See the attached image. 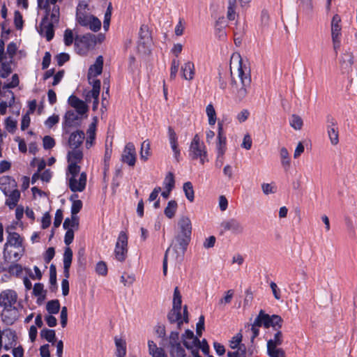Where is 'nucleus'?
<instances>
[{
    "instance_id": "6e6552de",
    "label": "nucleus",
    "mask_w": 357,
    "mask_h": 357,
    "mask_svg": "<svg viewBox=\"0 0 357 357\" xmlns=\"http://www.w3.org/2000/svg\"><path fill=\"white\" fill-rule=\"evenodd\" d=\"M127 245L128 236L125 232L121 231L114 250L115 257L118 261H123L126 259L128 252Z\"/></svg>"
},
{
    "instance_id": "4d7b16f0",
    "label": "nucleus",
    "mask_w": 357,
    "mask_h": 357,
    "mask_svg": "<svg viewBox=\"0 0 357 357\" xmlns=\"http://www.w3.org/2000/svg\"><path fill=\"white\" fill-rule=\"evenodd\" d=\"M87 27H89L91 31L96 32L101 28V22L97 17L93 16L89 22Z\"/></svg>"
},
{
    "instance_id": "f257e3e1",
    "label": "nucleus",
    "mask_w": 357,
    "mask_h": 357,
    "mask_svg": "<svg viewBox=\"0 0 357 357\" xmlns=\"http://www.w3.org/2000/svg\"><path fill=\"white\" fill-rule=\"evenodd\" d=\"M105 39V34L98 33L95 35L93 33H86L83 36L77 35L74 37V34L71 29H67L64 32L63 40L66 45H72L74 40L75 44L78 45L81 43L82 45H97L102 43Z\"/></svg>"
},
{
    "instance_id": "58836bf2",
    "label": "nucleus",
    "mask_w": 357,
    "mask_h": 357,
    "mask_svg": "<svg viewBox=\"0 0 357 357\" xmlns=\"http://www.w3.org/2000/svg\"><path fill=\"white\" fill-rule=\"evenodd\" d=\"M46 310L51 314H57L60 310V303L59 300L55 299L48 301L46 305Z\"/></svg>"
},
{
    "instance_id": "de8ad7c7",
    "label": "nucleus",
    "mask_w": 357,
    "mask_h": 357,
    "mask_svg": "<svg viewBox=\"0 0 357 357\" xmlns=\"http://www.w3.org/2000/svg\"><path fill=\"white\" fill-rule=\"evenodd\" d=\"M1 33L0 36V45H5V43L9 38V36L11 33V30L9 28H7L6 24L5 22L1 23Z\"/></svg>"
},
{
    "instance_id": "ea45409f",
    "label": "nucleus",
    "mask_w": 357,
    "mask_h": 357,
    "mask_svg": "<svg viewBox=\"0 0 357 357\" xmlns=\"http://www.w3.org/2000/svg\"><path fill=\"white\" fill-rule=\"evenodd\" d=\"M40 337L45 339L47 342L54 343L56 339V333L54 330L43 328L40 331Z\"/></svg>"
},
{
    "instance_id": "13d9d810",
    "label": "nucleus",
    "mask_w": 357,
    "mask_h": 357,
    "mask_svg": "<svg viewBox=\"0 0 357 357\" xmlns=\"http://www.w3.org/2000/svg\"><path fill=\"white\" fill-rule=\"evenodd\" d=\"M20 84V79L17 74H14L12 76L11 81L8 83L3 84V89H13L17 87Z\"/></svg>"
},
{
    "instance_id": "a878e982",
    "label": "nucleus",
    "mask_w": 357,
    "mask_h": 357,
    "mask_svg": "<svg viewBox=\"0 0 357 357\" xmlns=\"http://www.w3.org/2000/svg\"><path fill=\"white\" fill-rule=\"evenodd\" d=\"M179 309L172 308L167 314V319L171 324L177 323L178 328L180 329L183 323L181 313Z\"/></svg>"
},
{
    "instance_id": "052dcab7",
    "label": "nucleus",
    "mask_w": 357,
    "mask_h": 357,
    "mask_svg": "<svg viewBox=\"0 0 357 357\" xmlns=\"http://www.w3.org/2000/svg\"><path fill=\"white\" fill-rule=\"evenodd\" d=\"M183 344L185 347L191 351L197 347L199 349L200 347V340L199 338L194 339L193 340H185L183 342Z\"/></svg>"
},
{
    "instance_id": "6e6d98bb",
    "label": "nucleus",
    "mask_w": 357,
    "mask_h": 357,
    "mask_svg": "<svg viewBox=\"0 0 357 357\" xmlns=\"http://www.w3.org/2000/svg\"><path fill=\"white\" fill-rule=\"evenodd\" d=\"M179 66H180V62L178 60L174 59L172 61L171 68H170V75H169V79L171 80L174 79L176 78V74L178 70Z\"/></svg>"
},
{
    "instance_id": "c9c22d12",
    "label": "nucleus",
    "mask_w": 357,
    "mask_h": 357,
    "mask_svg": "<svg viewBox=\"0 0 357 357\" xmlns=\"http://www.w3.org/2000/svg\"><path fill=\"white\" fill-rule=\"evenodd\" d=\"M282 333L280 331H277L275 333L273 339H271L267 342V347H278L282 344Z\"/></svg>"
},
{
    "instance_id": "a211bd4d",
    "label": "nucleus",
    "mask_w": 357,
    "mask_h": 357,
    "mask_svg": "<svg viewBox=\"0 0 357 357\" xmlns=\"http://www.w3.org/2000/svg\"><path fill=\"white\" fill-rule=\"evenodd\" d=\"M221 227L224 231H231L235 234H241L243 231V227L236 219H230L221 223Z\"/></svg>"
},
{
    "instance_id": "aec40b11",
    "label": "nucleus",
    "mask_w": 357,
    "mask_h": 357,
    "mask_svg": "<svg viewBox=\"0 0 357 357\" xmlns=\"http://www.w3.org/2000/svg\"><path fill=\"white\" fill-rule=\"evenodd\" d=\"M84 139V133L81 130H76L70 134L68 139V145L71 149H78Z\"/></svg>"
},
{
    "instance_id": "0e129e2a",
    "label": "nucleus",
    "mask_w": 357,
    "mask_h": 357,
    "mask_svg": "<svg viewBox=\"0 0 357 357\" xmlns=\"http://www.w3.org/2000/svg\"><path fill=\"white\" fill-rule=\"evenodd\" d=\"M6 129L11 133H13L17 127V121L11 117H7L5 120Z\"/></svg>"
},
{
    "instance_id": "f704fd0d",
    "label": "nucleus",
    "mask_w": 357,
    "mask_h": 357,
    "mask_svg": "<svg viewBox=\"0 0 357 357\" xmlns=\"http://www.w3.org/2000/svg\"><path fill=\"white\" fill-rule=\"evenodd\" d=\"M206 114L208 119V124L214 126L217 121L216 112L212 103L208 104L206 108Z\"/></svg>"
},
{
    "instance_id": "338daca9",
    "label": "nucleus",
    "mask_w": 357,
    "mask_h": 357,
    "mask_svg": "<svg viewBox=\"0 0 357 357\" xmlns=\"http://www.w3.org/2000/svg\"><path fill=\"white\" fill-rule=\"evenodd\" d=\"M234 291L233 289H229L226 292V295L222 298L219 303L218 306H222L223 304L230 303L234 296Z\"/></svg>"
},
{
    "instance_id": "b1692460",
    "label": "nucleus",
    "mask_w": 357,
    "mask_h": 357,
    "mask_svg": "<svg viewBox=\"0 0 357 357\" xmlns=\"http://www.w3.org/2000/svg\"><path fill=\"white\" fill-rule=\"evenodd\" d=\"M152 42L151 33L147 25H142L139 31L137 45H149Z\"/></svg>"
},
{
    "instance_id": "72a5a7b5",
    "label": "nucleus",
    "mask_w": 357,
    "mask_h": 357,
    "mask_svg": "<svg viewBox=\"0 0 357 357\" xmlns=\"http://www.w3.org/2000/svg\"><path fill=\"white\" fill-rule=\"evenodd\" d=\"M268 328L272 327L274 330L278 331L281 328L283 320L282 317L277 314L269 315Z\"/></svg>"
},
{
    "instance_id": "9b49d317",
    "label": "nucleus",
    "mask_w": 357,
    "mask_h": 357,
    "mask_svg": "<svg viewBox=\"0 0 357 357\" xmlns=\"http://www.w3.org/2000/svg\"><path fill=\"white\" fill-rule=\"evenodd\" d=\"M20 317L17 307L2 308L1 318L3 324L7 326L13 325Z\"/></svg>"
},
{
    "instance_id": "f3484780",
    "label": "nucleus",
    "mask_w": 357,
    "mask_h": 357,
    "mask_svg": "<svg viewBox=\"0 0 357 357\" xmlns=\"http://www.w3.org/2000/svg\"><path fill=\"white\" fill-rule=\"evenodd\" d=\"M102 67L103 57L102 56H98L96 60L95 63L91 65L89 68L87 74L88 80H90L91 78L100 75L102 72Z\"/></svg>"
},
{
    "instance_id": "864d4df0",
    "label": "nucleus",
    "mask_w": 357,
    "mask_h": 357,
    "mask_svg": "<svg viewBox=\"0 0 357 357\" xmlns=\"http://www.w3.org/2000/svg\"><path fill=\"white\" fill-rule=\"evenodd\" d=\"M82 208V202L81 200H74L71 206V215L73 216L74 220H76L77 214L80 211Z\"/></svg>"
},
{
    "instance_id": "4468645a",
    "label": "nucleus",
    "mask_w": 357,
    "mask_h": 357,
    "mask_svg": "<svg viewBox=\"0 0 357 357\" xmlns=\"http://www.w3.org/2000/svg\"><path fill=\"white\" fill-rule=\"evenodd\" d=\"M341 17L339 15L335 14L331 21V36L333 44L340 43L341 37Z\"/></svg>"
},
{
    "instance_id": "bb28decb",
    "label": "nucleus",
    "mask_w": 357,
    "mask_h": 357,
    "mask_svg": "<svg viewBox=\"0 0 357 357\" xmlns=\"http://www.w3.org/2000/svg\"><path fill=\"white\" fill-rule=\"evenodd\" d=\"M46 13H47L44 19H46V20L48 21V17H50V23L56 24L59 22L60 16V8L59 6H53L52 10L48 8Z\"/></svg>"
},
{
    "instance_id": "e433bc0d",
    "label": "nucleus",
    "mask_w": 357,
    "mask_h": 357,
    "mask_svg": "<svg viewBox=\"0 0 357 357\" xmlns=\"http://www.w3.org/2000/svg\"><path fill=\"white\" fill-rule=\"evenodd\" d=\"M177 206H178V204L175 200L169 201L167 204V206L165 208V211H164L165 215L168 218H170V219L172 218L175 215V213L177 209Z\"/></svg>"
},
{
    "instance_id": "393cba45",
    "label": "nucleus",
    "mask_w": 357,
    "mask_h": 357,
    "mask_svg": "<svg viewBox=\"0 0 357 357\" xmlns=\"http://www.w3.org/2000/svg\"><path fill=\"white\" fill-rule=\"evenodd\" d=\"M3 335L7 339V342H6L3 348L6 351L10 350L13 347L16 345L17 335L15 331L7 328L3 331Z\"/></svg>"
},
{
    "instance_id": "603ef678",
    "label": "nucleus",
    "mask_w": 357,
    "mask_h": 357,
    "mask_svg": "<svg viewBox=\"0 0 357 357\" xmlns=\"http://www.w3.org/2000/svg\"><path fill=\"white\" fill-rule=\"evenodd\" d=\"M298 7L305 13L309 14L312 10V0H300Z\"/></svg>"
},
{
    "instance_id": "39448f33",
    "label": "nucleus",
    "mask_w": 357,
    "mask_h": 357,
    "mask_svg": "<svg viewBox=\"0 0 357 357\" xmlns=\"http://www.w3.org/2000/svg\"><path fill=\"white\" fill-rule=\"evenodd\" d=\"M189 155L192 160H197L199 158L200 163L204 165L208 161L207 151L204 143L200 142V138L198 135H195L192 139L190 149Z\"/></svg>"
},
{
    "instance_id": "7c9ffc66",
    "label": "nucleus",
    "mask_w": 357,
    "mask_h": 357,
    "mask_svg": "<svg viewBox=\"0 0 357 357\" xmlns=\"http://www.w3.org/2000/svg\"><path fill=\"white\" fill-rule=\"evenodd\" d=\"M115 345L116 347V357H124L126 354V343L124 340L118 337H114Z\"/></svg>"
},
{
    "instance_id": "473e14b6",
    "label": "nucleus",
    "mask_w": 357,
    "mask_h": 357,
    "mask_svg": "<svg viewBox=\"0 0 357 357\" xmlns=\"http://www.w3.org/2000/svg\"><path fill=\"white\" fill-rule=\"evenodd\" d=\"M183 192L185 193V195L187 199L190 202H194L195 191H194L193 185H192V183L190 181H187V182L184 183L183 185Z\"/></svg>"
},
{
    "instance_id": "e2e57ef3",
    "label": "nucleus",
    "mask_w": 357,
    "mask_h": 357,
    "mask_svg": "<svg viewBox=\"0 0 357 357\" xmlns=\"http://www.w3.org/2000/svg\"><path fill=\"white\" fill-rule=\"evenodd\" d=\"M80 172V166L75 162H69L68 167V172L71 175V177H77Z\"/></svg>"
},
{
    "instance_id": "4be33fe9",
    "label": "nucleus",
    "mask_w": 357,
    "mask_h": 357,
    "mask_svg": "<svg viewBox=\"0 0 357 357\" xmlns=\"http://www.w3.org/2000/svg\"><path fill=\"white\" fill-rule=\"evenodd\" d=\"M5 195L7 197L6 205L8 206L10 209H13L17 206V203L20 198V192L17 189V188L11 190Z\"/></svg>"
},
{
    "instance_id": "37998d69",
    "label": "nucleus",
    "mask_w": 357,
    "mask_h": 357,
    "mask_svg": "<svg viewBox=\"0 0 357 357\" xmlns=\"http://www.w3.org/2000/svg\"><path fill=\"white\" fill-rule=\"evenodd\" d=\"M50 289L54 291L57 289L56 286V270L54 264H51L50 267Z\"/></svg>"
},
{
    "instance_id": "a18cd8bd",
    "label": "nucleus",
    "mask_w": 357,
    "mask_h": 357,
    "mask_svg": "<svg viewBox=\"0 0 357 357\" xmlns=\"http://www.w3.org/2000/svg\"><path fill=\"white\" fill-rule=\"evenodd\" d=\"M175 181L173 173L169 172L163 181V185L165 190H168V191H172L174 188Z\"/></svg>"
},
{
    "instance_id": "423d86ee",
    "label": "nucleus",
    "mask_w": 357,
    "mask_h": 357,
    "mask_svg": "<svg viewBox=\"0 0 357 357\" xmlns=\"http://www.w3.org/2000/svg\"><path fill=\"white\" fill-rule=\"evenodd\" d=\"M14 227L9 226L6 228V232L8 234L7 236L6 243L3 246V255L5 257V259H9L11 255V252H8V247L13 246L16 248H22V239L20 237V234L17 232H11L10 230L13 229Z\"/></svg>"
},
{
    "instance_id": "8fccbe9b",
    "label": "nucleus",
    "mask_w": 357,
    "mask_h": 357,
    "mask_svg": "<svg viewBox=\"0 0 357 357\" xmlns=\"http://www.w3.org/2000/svg\"><path fill=\"white\" fill-rule=\"evenodd\" d=\"M181 295L178 290V288L176 287L174 291V298H173V307L174 309L181 310Z\"/></svg>"
},
{
    "instance_id": "3c124183",
    "label": "nucleus",
    "mask_w": 357,
    "mask_h": 357,
    "mask_svg": "<svg viewBox=\"0 0 357 357\" xmlns=\"http://www.w3.org/2000/svg\"><path fill=\"white\" fill-rule=\"evenodd\" d=\"M218 142L216 143L217 153H220V155H224L226 151V137H217Z\"/></svg>"
},
{
    "instance_id": "7ed1b4c3",
    "label": "nucleus",
    "mask_w": 357,
    "mask_h": 357,
    "mask_svg": "<svg viewBox=\"0 0 357 357\" xmlns=\"http://www.w3.org/2000/svg\"><path fill=\"white\" fill-rule=\"evenodd\" d=\"M17 46H0V77L6 78L12 73L11 64L17 52Z\"/></svg>"
},
{
    "instance_id": "69168bd1",
    "label": "nucleus",
    "mask_w": 357,
    "mask_h": 357,
    "mask_svg": "<svg viewBox=\"0 0 357 357\" xmlns=\"http://www.w3.org/2000/svg\"><path fill=\"white\" fill-rule=\"evenodd\" d=\"M55 140L49 135H46L43 139V148L46 150L51 149L55 146Z\"/></svg>"
},
{
    "instance_id": "412c9836",
    "label": "nucleus",
    "mask_w": 357,
    "mask_h": 357,
    "mask_svg": "<svg viewBox=\"0 0 357 357\" xmlns=\"http://www.w3.org/2000/svg\"><path fill=\"white\" fill-rule=\"evenodd\" d=\"M79 115L80 114L73 110L68 111L64 116L65 127L70 128L77 126L79 123Z\"/></svg>"
},
{
    "instance_id": "f8f14e48",
    "label": "nucleus",
    "mask_w": 357,
    "mask_h": 357,
    "mask_svg": "<svg viewBox=\"0 0 357 357\" xmlns=\"http://www.w3.org/2000/svg\"><path fill=\"white\" fill-rule=\"evenodd\" d=\"M122 162L127 163L129 166H134L136 162L135 147L132 142H128L121 155Z\"/></svg>"
},
{
    "instance_id": "f03ea898",
    "label": "nucleus",
    "mask_w": 357,
    "mask_h": 357,
    "mask_svg": "<svg viewBox=\"0 0 357 357\" xmlns=\"http://www.w3.org/2000/svg\"><path fill=\"white\" fill-rule=\"evenodd\" d=\"M231 61H237L239 63L238 68V77L241 79L242 86L236 92V97L241 100L245 98L248 94L247 88L250 87L251 83V77L250 70L245 67L242 66V59L241 55L238 52L233 53L231 56Z\"/></svg>"
},
{
    "instance_id": "c85d7f7f",
    "label": "nucleus",
    "mask_w": 357,
    "mask_h": 357,
    "mask_svg": "<svg viewBox=\"0 0 357 357\" xmlns=\"http://www.w3.org/2000/svg\"><path fill=\"white\" fill-rule=\"evenodd\" d=\"M270 320L269 314L265 313L263 310H261L255 318L253 324L259 327L264 326L265 328H268V321Z\"/></svg>"
},
{
    "instance_id": "2f4dec72",
    "label": "nucleus",
    "mask_w": 357,
    "mask_h": 357,
    "mask_svg": "<svg viewBox=\"0 0 357 357\" xmlns=\"http://www.w3.org/2000/svg\"><path fill=\"white\" fill-rule=\"evenodd\" d=\"M73 150L68 153V162H79L83 158V153L79 149H72Z\"/></svg>"
},
{
    "instance_id": "20e7f679",
    "label": "nucleus",
    "mask_w": 357,
    "mask_h": 357,
    "mask_svg": "<svg viewBox=\"0 0 357 357\" xmlns=\"http://www.w3.org/2000/svg\"><path fill=\"white\" fill-rule=\"evenodd\" d=\"M165 340H167V343L160 344L169 349L171 357H186L185 351L181 343L178 332L172 331Z\"/></svg>"
},
{
    "instance_id": "774afa93",
    "label": "nucleus",
    "mask_w": 357,
    "mask_h": 357,
    "mask_svg": "<svg viewBox=\"0 0 357 357\" xmlns=\"http://www.w3.org/2000/svg\"><path fill=\"white\" fill-rule=\"evenodd\" d=\"M96 273L102 276H105L107 274V266L105 262L100 261L96 264Z\"/></svg>"
},
{
    "instance_id": "6ab92c4d",
    "label": "nucleus",
    "mask_w": 357,
    "mask_h": 357,
    "mask_svg": "<svg viewBox=\"0 0 357 357\" xmlns=\"http://www.w3.org/2000/svg\"><path fill=\"white\" fill-rule=\"evenodd\" d=\"M17 182L9 176H3L0 178V190L7 195L11 190L17 188Z\"/></svg>"
},
{
    "instance_id": "49530a36",
    "label": "nucleus",
    "mask_w": 357,
    "mask_h": 357,
    "mask_svg": "<svg viewBox=\"0 0 357 357\" xmlns=\"http://www.w3.org/2000/svg\"><path fill=\"white\" fill-rule=\"evenodd\" d=\"M95 128V123H91L88 130L89 137H87L85 143L86 149L91 148V146L93 145L96 137Z\"/></svg>"
},
{
    "instance_id": "c03bdc74",
    "label": "nucleus",
    "mask_w": 357,
    "mask_h": 357,
    "mask_svg": "<svg viewBox=\"0 0 357 357\" xmlns=\"http://www.w3.org/2000/svg\"><path fill=\"white\" fill-rule=\"evenodd\" d=\"M100 92L95 89H91L86 92L85 99L86 101L90 102L91 99H93V107H96L98 104Z\"/></svg>"
},
{
    "instance_id": "0eeeda50",
    "label": "nucleus",
    "mask_w": 357,
    "mask_h": 357,
    "mask_svg": "<svg viewBox=\"0 0 357 357\" xmlns=\"http://www.w3.org/2000/svg\"><path fill=\"white\" fill-rule=\"evenodd\" d=\"M176 244L174 245V250L177 254L176 259L182 261L188 245L191 240V236L178 234L175 236Z\"/></svg>"
},
{
    "instance_id": "bf43d9fd",
    "label": "nucleus",
    "mask_w": 357,
    "mask_h": 357,
    "mask_svg": "<svg viewBox=\"0 0 357 357\" xmlns=\"http://www.w3.org/2000/svg\"><path fill=\"white\" fill-rule=\"evenodd\" d=\"M290 125L295 130H300L303 126V120L300 116L293 114L290 119Z\"/></svg>"
},
{
    "instance_id": "c756f323",
    "label": "nucleus",
    "mask_w": 357,
    "mask_h": 357,
    "mask_svg": "<svg viewBox=\"0 0 357 357\" xmlns=\"http://www.w3.org/2000/svg\"><path fill=\"white\" fill-rule=\"evenodd\" d=\"M23 270H24V268L21 264H17L15 262V263L12 262L9 265L8 273L9 275H8L7 274H5L4 276L6 278H9L11 276H14L15 278H20L22 274Z\"/></svg>"
},
{
    "instance_id": "dca6fc26",
    "label": "nucleus",
    "mask_w": 357,
    "mask_h": 357,
    "mask_svg": "<svg viewBox=\"0 0 357 357\" xmlns=\"http://www.w3.org/2000/svg\"><path fill=\"white\" fill-rule=\"evenodd\" d=\"M39 32L42 36L46 38L47 42L50 41L54 36V24L43 19L40 23Z\"/></svg>"
},
{
    "instance_id": "1a4fd4ad",
    "label": "nucleus",
    "mask_w": 357,
    "mask_h": 357,
    "mask_svg": "<svg viewBox=\"0 0 357 357\" xmlns=\"http://www.w3.org/2000/svg\"><path fill=\"white\" fill-rule=\"evenodd\" d=\"M326 128L331 143L337 145L339 143V129L335 119L328 114L326 116Z\"/></svg>"
},
{
    "instance_id": "cd10ccee",
    "label": "nucleus",
    "mask_w": 357,
    "mask_h": 357,
    "mask_svg": "<svg viewBox=\"0 0 357 357\" xmlns=\"http://www.w3.org/2000/svg\"><path fill=\"white\" fill-rule=\"evenodd\" d=\"M194 64L190 61H188L181 66L182 77L187 80H191L194 77Z\"/></svg>"
},
{
    "instance_id": "680f3d73",
    "label": "nucleus",
    "mask_w": 357,
    "mask_h": 357,
    "mask_svg": "<svg viewBox=\"0 0 357 357\" xmlns=\"http://www.w3.org/2000/svg\"><path fill=\"white\" fill-rule=\"evenodd\" d=\"M73 259V251L70 249V248L67 247L65 249L64 253H63V266H70L71 265Z\"/></svg>"
},
{
    "instance_id": "2eb2a0df",
    "label": "nucleus",
    "mask_w": 357,
    "mask_h": 357,
    "mask_svg": "<svg viewBox=\"0 0 357 357\" xmlns=\"http://www.w3.org/2000/svg\"><path fill=\"white\" fill-rule=\"evenodd\" d=\"M87 7V4L82 2L79 3L76 9V21L82 26H88V24L94 15H88L82 10H84Z\"/></svg>"
},
{
    "instance_id": "ddd939ff",
    "label": "nucleus",
    "mask_w": 357,
    "mask_h": 357,
    "mask_svg": "<svg viewBox=\"0 0 357 357\" xmlns=\"http://www.w3.org/2000/svg\"><path fill=\"white\" fill-rule=\"evenodd\" d=\"M86 185V174L82 172L79 175V180L76 177H70L69 178L68 185L72 192H82L84 190Z\"/></svg>"
},
{
    "instance_id": "a19ab883",
    "label": "nucleus",
    "mask_w": 357,
    "mask_h": 357,
    "mask_svg": "<svg viewBox=\"0 0 357 357\" xmlns=\"http://www.w3.org/2000/svg\"><path fill=\"white\" fill-rule=\"evenodd\" d=\"M64 229H78L79 228V218L76 217V220H74L73 216L71 215L70 218H66L63 224Z\"/></svg>"
},
{
    "instance_id": "5fc2aeb1",
    "label": "nucleus",
    "mask_w": 357,
    "mask_h": 357,
    "mask_svg": "<svg viewBox=\"0 0 357 357\" xmlns=\"http://www.w3.org/2000/svg\"><path fill=\"white\" fill-rule=\"evenodd\" d=\"M135 51L137 52L138 56L142 59H146L148 57L151 52V50L149 49V46H136Z\"/></svg>"
},
{
    "instance_id": "9d476101",
    "label": "nucleus",
    "mask_w": 357,
    "mask_h": 357,
    "mask_svg": "<svg viewBox=\"0 0 357 357\" xmlns=\"http://www.w3.org/2000/svg\"><path fill=\"white\" fill-rule=\"evenodd\" d=\"M17 294L12 289H6L0 294V306L2 308L15 307Z\"/></svg>"
},
{
    "instance_id": "79ce46f5",
    "label": "nucleus",
    "mask_w": 357,
    "mask_h": 357,
    "mask_svg": "<svg viewBox=\"0 0 357 357\" xmlns=\"http://www.w3.org/2000/svg\"><path fill=\"white\" fill-rule=\"evenodd\" d=\"M150 154V142L149 140H145L141 145L140 158L142 160L146 161Z\"/></svg>"
},
{
    "instance_id": "5701e85b",
    "label": "nucleus",
    "mask_w": 357,
    "mask_h": 357,
    "mask_svg": "<svg viewBox=\"0 0 357 357\" xmlns=\"http://www.w3.org/2000/svg\"><path fill=\"white\" fill-rule=\"evenodd\" d=\"M178 234L191 236L192 224L190 218L187 216H182L178 222Z\"/></svg>"
},
{
    "instance_id": "4c0bfd02",
    "label": "nucleus",
    "mask_w": 357,
    "mask_h": 357,
    "mask_svg": "<svg viewBox=\"0 0 357 357\" xmlns=\"http://www.w3.org/2000/svg\"><path fill=\"white\" fill-rule=\"evenodd\" d=\"M340 62L345 68H351L354 63L353 54L349 51H346L342 56Z\"/></svg>"
},
{
    "instance_id": "09e8293b",
    "label": "nucleus",
    "mask_w": 357,
    "mask_h": 357,
    "mask_svg": "<svg viewBox=\"0 0 357 357\" xmlns=\"http://www.w3.org/2000/svg\"><path fill=\"white\" fill-rule=\"evenodd\" d=\"M267 354L270 357H285L284 351L278 347H267Z\"/></svg>"
}]
</instances>
